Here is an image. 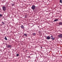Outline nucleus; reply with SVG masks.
I'll return each mask as SVG.
<instances>
[{"label": "nucleus", "mask_w": 62, "mask_h": 62, "mask_svg": "<svg viewBox=\"0 0 62 62\" xmlns=\"http://www.w3.org/2000/svg\"><path fill=\"white\" fill-rule=\"evenodd\" d=\"M35 8H36V6L34 5H32L31 7V9L33 10H34L35 9Z\"/></svg>", "instance_id": "f257e3e1"}, {"label": "nucleus", "mask_w": 62, "mask_h": 62, "mask_svg": "<svg viewBox=\"0 0 62 62\" xmlns=\"http://www.w3.org/2000/svg\"><path fill=\"white\" fill-rule=\"evenodd\" d=\"M2 8L4 11H6V7H5V6H4Z\"/></svg>", "instance_id": "f03ea898"}, {"label": "nucleus", "mask_w": 62, "mask_h": 62, "mask_svg": "<svg viewBox=\"0 0 62 62\" xmlns=\"http://www.w3.org/2000/svg\"><path fill=\"white\" fill-rule=\"evenodd\" d=\"M58 37L59 38H62V34H61L60 35H58Z\"/></svg>", "instance_id": "7ed1b4c3"}, {"label": "nucleus", "mask_w": 62, "mask_h": 62, "mask_svg": "<svg viewBox=\"0 0 62 62\" xmlns=\"http://www.w3.org/2000/svg\"><path fill=\"white\" fill-rule=\"evenodd\" d=\"M51 39H52L53 40H54L55 39V38H54L53 37V36L52 35L51 36Z\"/></svg>", "instance_id": "20e7f679"}, {"label": "nucleus", "mask_w": 62, "mask_h": 62, "mask_svg": "<svg viewBox=\"0 0 62 62\" xmlns=\"http://www.w3.org/2000/svg\"><path fill=\"white\" fill-rule=\"evenodd\" d=\"M21 28H22V29H23L24 28V26L23 25H21Z\"/></svg>", "instance_id": "39448f33"}, {"label": "nucleus", "mask_w": 62, "mask_h": 62, "mask_svg": "<svg viewBox=\"0 0 62 62\" xmlns=\"http://www.w3.org/2000/svg\"><path fill=\"white\" fill-rule=\"evenodd\" d=\"M7 47L8 48H11V46H10V45H8V46H7Z\"/></svg>", "instance_id": "423d86ee"}, {"label": "nucleus", "mask_w": 62, "mask_h": 62, "mask_svg": "<svg viewBox=\"0 0 62 62\" xmlns=\"http://www.w3.org/2000/svg\"><path fill=\"white\" fill-rule=\"evenodd\" d=\"M47 39H50V37L49 36H47Z\"/></svg>", "instance_id": "0eeeda50"}, {"label": "nucleus", "mask_w": 62, "mask_h": 62, "mask_svg": "<svg viewBox=\"0 0 62 62\" xmlns=\"http://www.w3.org/2000/svg\"><path fill=\"white\" fill-rule=\"evenodd\" d=\"M54 22H56V21H58V19H56L54 20Z\"/></svg>", "instance_id": "6e6552de"}, {"label": "nucleus", "mask_w": 62, "mask_h": 62, "mask_svg": "<svg viewBox=\"0 0 62 62\" xmlns=\"http://www.w3.org/2000/svg\"><path fill=\"white\" fill-rule=\"evenodd\" d=\"M59 25H62V22H60L59 23Z\"/></svg>", "instance_id": "1a4fd4ad"}, {"label": "nucleus", "mask_w": 62, "mask_h": 62, "mask_svg": "<svg viewBox=\"0 0 62 62\" xmlns=\"http://www.w3.org/2000/svg\"><path fill=\"white\" fill-rule=\"evenodd\" d=\"M2 23L3 24V25H4V24H5V23L3 22H2Z\"/></svg>", "instance_id": "9d476101"}, {"label": "nucleus", "mask_w": 62, "mask_h": 62, "mask_svg": "<svg viewBox=\"0 0 62 62\" xmlns=\"http://www.w3.org/2000/svg\"><path fill=\"white\" fill-rule=\"evenodd\" d=\"M5 40H8V39H7V37H5Z\"/></svg>", "instance_id": "9b49d317"}, {"label": "nucleus", "mask_w": 62, "mask_h": 62, "mask_svg": "<svg viewBox=\"0 0 62 62\" xmlns=\"http://www.w3.org/2000/svg\"><path fill=\"white\" fill-rule=\"evenodd\" d=\"M24 35L25 36H27V34L26 33V34H24Z\"/></svg>", "instance_id": "f8f14e48"}, {"label": "nucleus", "mask_w": 62, "mask_h": 62, "mask_svg": "<svg viewBox=\"0 0 62 62\" xmlns=\"http://www.w3.org/2000/svg\"><path fill=\"white\" fill-rule=\"evenodd\" d=\"M3 16V15L2 14L1 15V14H0V17H2Z\"/></svg>", "instance_id": "ddd939ff"}, {"label": "nucleus", "mask_w": 62, "mask_h": 62, "mask_svg": "<svg viewBox=\"0 0 62 62\" xmlns=\"http://www.w3.org/2000/svg\"><path fill=\"white\" fill-rule=\"evenodd\" d=\"M36 34V33H34L33 34V35H34V36H35V35Z\"/></svg>", "instance_id": "4468645a"}, {"label": "nucleus", "mask_w": 62, "mask_h": 62, "mask_svg": "<svg viewBox=\"0 0 62 62\" xmlns=\"http://www.w3.org/2000/svg\"><path fill=\"white\" fill-rule=\"evenodd\" d=\"M16 56H19V54H16Z\"/></svg>", "instance_id": "2eb2a0df"}, {"label": "nucleus", "mask_w": 62, "mask_h": 62, "mask_svg": "<svg viewBox=\"0 0 62 62\" xmlns=\"http://www.w3.org/2000/svg\"><path fill=\"white\" fill-rule=\"evenodd\" d=\"M60 2L61 3H62V0H60Z\"/></svg>", "instance_id": "dca6fc26"}, {"label": "nucleus", "mask_w": 62, "mask_h": 62, "mask_svg": "<svg viewBox=\"0 0 62 62\" xmlns=\"http://www.w3.org/2000/svg\"><path fill=\"white\" fill-rule=\"evenodd\" d=\"M12 6H14L15 5V4H12Z\"/></svg>", "instance_id": "f3484780"}, {"label": "nucleus", "mask_w": 62, "mask_h": 62, "mask_svg": "<svg viewBox=\"0 0 62 62\" xmlns=\"http://www.w3.org/2000/svg\"><path fill=\"white\" fill-rule=\"evenodd\" d=\"M30 56H29V58H30Z\"/></svg>", "instance_id": "a211bd4d"}, {"label": "nucleus", "mask_w": 62, "mask_h": 62, "mask_svg": "<svg viewBox=\"0 0 62 62\" xmlns=\"http://www.w3.org/2000/svg\"><path fill=\"white\" fill-rule=\"evenodd\" d=\"M41 48H42V47H41Z\"/></svg>", "instance_id": "6ab92c4d"}]
</instances>
